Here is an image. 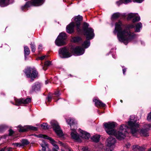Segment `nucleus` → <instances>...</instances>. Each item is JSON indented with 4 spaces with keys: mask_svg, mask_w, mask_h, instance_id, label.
Returning <instances> with one entry per match:
<instances>
[{
    "mask_svg": "<svg viewBox=\"0 0 151 151\" xmlns=\"http://www.w3.org/2000/svg\"><path fill=\"white\" fill-rule=\"evenodd\" d=\"M130 120L128 122V127L124 124L121 125L119 130L116 132L114 128L115 127V124L114 122L105 123L104 126L106 128L105 130L106 132L109 134L114 135L118 139L122 140L124 139L126 134L128 132V130L129 129L130 133L134 136L136 135L137 132L139 131L138 128L139 124L136 123V121H133L130 118Z\"/></svg>",
    "mask_w": 151,
    "mask_h": 151,
    "instance_id": "nucleus-1",
    "label": "nucleus"
},
{
    "mask_svg": "<svg viewBox=\"0 0 151 151\" xmlns=\"http://www.w3.org/2000/svg\"><path fill=\"white\" fill-rule=\"evenodd\" d=\"M122 23L120 21L116 23L113 33L116 34L117 32V36L119 41L123 42L125 45H127L129 42L135 37L136 35L131 32L130 30L134 28V26L133 24H128L125 26L124 29L122 30Z\"/></svg>",
    "mask_w": 151,
    "mask_h": 151,
    "instance_id": "nucleus-2",
    "label": "nucleus"
},
{
    "mask_svg": "<svg viewBox=\"0 0 151 151\" xmlns=\"http://www.w3.org/2000/svg\"><path fill=\"white\" fill-rule=\"evenodd\" d=\"M73 18L74 22H72L75 25L77 32L78 34H82L83 32L88 30L89 28H92L89 27V24L86 22H83L81 27H80L81 22L83 19L82 16L78 15Z\"/></svg>",
    "mask_w": 151,
    "mask_h": 151,
    "instance_id": "nucleus-3",
    "label": "nucleus"
},
{
    "mask_svg": "<svg viewBox=\"0 0 151 151\" xmlns=\"http://www.w3.org/2000/svg\"><path fill=\"white\" fill-rule=\"evenodd\" d=\"M83 33L86 36V40L84 41L82 46L84 48H86L90 45V40L94 37V30L92 28H89L88 30L83 32Z\"/></svg>",
    "mask_w": 151,
    "mask_h": 151,
    "instance_id": "nucleus-4",
    "label": "nucleus"
},
{
    "mask_svg": "<svg viewBox=\"0 0 151 151\" xmlns=\"http://www.w3.org/2000/svg\"><path fill=\"white\" fill-rule=\"evenodd\" d=\"M45 0H31L26 2L25 4L21 7L22 10L27 9L30 7L33 6H39L42 5L44 2Z\"/></svg>",
    "mask_w": 151,
    "mask_h": 151,
    "instance_id": "nucleus-5",
    "label": "nucleus"
},
{
    "mask_svg": "<svg viewBox=\"0 0 151 151\" xmlns=\"http://www.w3.org/2000/svg\"><path fill=\"white\" fill-rule=\"evenodd\" d=\"M24 72L27 78H30L31 82L38 76V72L35 68H28L24 70Z\"/></svg>",
    "mask_w": 151,
    "mask_h": 151,
    "instance_id": "nucleus-6",
    "label": "nucleus"
},
{
    "mask_svg": "<svg viewBox=\"0 0 151 151\" xmlns=\"http://www.w3.org/2000/svg\"><path fill=\"white\" fill-rule=\"evenodd\" d=\"M66 38L65 33L63 32L60 33L55 41V44L59 46L64 45L65 44V40Z\"/></svg>",
    "mask_w": 151,
    "mask_h": 151,
    "instance_id": "nucleus-7",
    "label": "nucleus"
},
{
    "mask_svg": "<svg viewBox=\"0 0 151 151\" xmlns=\"http://www.w3.org/2000/svg\"><path fill=\"white\" fill-rule=\"evenodd\" d=\"M50 123L53 130L58 136L59 137L63 136L64 134L58 123L56 121H52Z\"/></svg>",
    "mask_w": 151,
    "mask_h": 151,
    "instance_id": "nucleus-8",
    "label": "nucleus"
},
{
    "mask_svg": "<svg viewBox=\"0 0 151 151\" xmlns=\"http://www.w3.org/2000/svg\"><path fill=\"white\" fill-rule=\"evenodd\" d=\"M60 57L62 58H67L70 57L72 54L69 52V50L67 47L60 48L58 51Z\"/></svg>",
    "mask_w": 151,
    "mask_h": 151,
    "instance_id": "nucleus-9",
    "label": "nucleus"
},
{
    "mask_svg": "<svg viewBox=\"0 0 151 151\" xmlns=\"http://www.w3.org/2000/svg\"><path fill=\"white\" fill-rule=\"evenodd\" d=\"M72 52L77 55H81L84 53L85 50L80 46H76L74 48H72Z\"/></svg>",
    "mask_w": 151,
    "mask_h": 151,
    "instance_id": "nucleus-10",
    "label": "nucleus"
},
{
    "mask_svg": "<svg viewBox=\"0 0 151 151\" xmlns=\"http://www.w3.org/2000/svg\"><path fill=\"white\" fill-rule=\"evenodd\" d=\"M106 142L108 146L114 147V144L116 143V140L114 137L110 136L107 139Z\"/></svg>",
    "mask_w": 151,
    "mask_h": 151,
    "instance_id": "nucleus-11",
    "label": "nucleus"
},
{
    "mask_svg": "<svg viewBox=\"0 0 151 151\" xmlns=\"http://www.w3.org/2000/svg\"><path fill=\"white\" fill-rule=\"evenodd\" d=\"M75 27V25L73 24V23L71 22L66 27V32L70 34L73 32Z\"/></svg>",
    "mask_w": 151,
    "mask_h": 151,
    "instance_id": "nucleus-12",
    "label": "nucleus"
},
{
    "mask_svg": "<svg viewBox=\"0 0 151 151\" xmlns=\"http://www.w3.org/2000/svg\"><path fill=\"white\" fill-rule=\"evenodd\" d=\"M95 102V104L96 106L104 107L106 106V105L99 100L95 99L93 100Z\"/></svg>",
    "mask_w": 151,
    "mask_h": 151,
    "instance_id": "nucleus-13",
    "label": "nucleus"
},
{
    "mask_svg": "<svg viewBox=\"0 0 151 151\" xmlns=\"http://www.w3.org/2000/svg\"><path fill=\"white\" fill-rule=\"evenodd\" d=\"M40 89V85L38 83H35L32 86V89L30 91V93H32L34 91H39Z\"/></svg>",
    "mask_w": 151,
    "mask_h": 151,
    "instance_id": "nucleus-14",
    "label": "nucleus"
},
{
    "mask_svg": "<svg viewBox=\"0 0 151 151\" xmlns=\"http://www.w3.org/2000/svg\"><path fill=\"white\" fill-rule=\"evenodd\" d=\"M72 132L71 133V135L72 137L74 139L76 140H78L79 139V136L76 131L75 129H71Z\"/></svg>",
    "mask_w": 151,
    "mask_h": 151,
    "instance_id": "nucleus-15",
    "label": "nucleus"
},
{
    "mask_svg": "<svg viewBox=\"0 0 151 151\" xmlns=\"http://www.w3.org/2000/svg\"><path fill=\"white\" fill-rule=\"evenodd\" d=\"M148 130L147 129H142L139 132L141 136L147 137L149 136V133H148Z\"/></svg>",
    "mask_w": 151,
    "mask_h": 151,
    "instance_id": "nucleus-16",
    "label": "nucleus"
},
{
    "mask_svg": "<svg viewBox=\"0 0 151 151\" xmlns=\"http://www.w3.org/2000/svg\"><path fill=\"white\" fill-rule=\"evenodd\" d=\"M10 0H0V6L1 7L7 6L9 4Z\"/></svg>",
    "mask_w": 151,
    "mask_h": 151,
    "instance_id": "nucleus-17",
    "label": "nucleus"
},
{
    "mask_svg": "<svg viewBox=\"0 0 151 151\" xmlns=\"http://www.w3.org/2000/svg\"><path fill=\"white\" fill-rule=\"evenodd\" d=\"M40 137L43 138L45 139H47L49 140L50 143L52 144L53 143L55 142V141L51 137L44 134H40Z\"/></svg>",
    "mask_w": 151,
    "mask_h": 151,
    "instance_id": "nucleus-18",
    "label": "nucleus"
},
{
    "mask_svg": "<svg viewBox=\"0 0 151 151\" xmlns=\"http://www.w3.org/2000/svg\"><path fill=\"white\" fill-rule=\"evenodd\" d=\"M80 132L81 133V137L83 138H85V139H88L90 136V134L84 131L83 130H81Z\"/></svg>",
    "mask_w": 151,
    "mask_h": 151,
    "instance_id": "nucleus-19",
    "label": "nucleus"
},
{
    "mask_svg": "<svg viewBox=\"0 0 151 151\" xmlns=\"http://www.w3.org/2000/svg\"><path fill=\"white\" fill-rule=\"evenodd\" d=\"M19 128L18 131L19 132H24L27 131V126L22 127L21 125L18 126Z\"/></svg>",
    "mask_w": 151,
    "mask_h": 151,
    "instance_id": "nucleus-20",
    "label": "nucleus"
},
{
    "mask_svg": "<svg viewBox=\"0 0 151 151\" xmlns=\"http://www.w3.org/2000/svg\"><path fill=\"white\" fill-rule=\"evenodd\" d=\"M72 41L74 43H78L82 41V38L78 36L74 37L72 38Z\"/></svg>",
    "mask_w": 151,
    "mask_h": 151,
    "instance_id": "nucleus-21",
    "label": "nucleus"
},
{
    "mask_svg": "<svg viewBox=\"0 0 151 151\" xmlns=\"http://www.w3.org/2000/svg\"><path fill=\"white\" fill-rule=\"evenodd\" d=\"M100 137V135H96L93 136V137H91V139L93 141L95 142H98L99 141Z\"/></svg>",
    "mask_w": 151,
    "mask_h": 151,
    "instance_id": "nucleus-22",
    "label": "nucleus"
},
{
    "mask_svg": "<svg viewBox=\"0 0 151 151\" xmlns=\"http://www.w3.org/2000/svg\"><path fill=\"white\" fill-rule=\"evenodd\" d=\"M66 122L70 126L71 128L72 126L76 125V123H75V120L73 119H67Z\"/></svg>",
    "mask_w": 151,
    "mask_h": 151,
    "instance_id": "nucleus-23",
    "label": "nucleus"
},
{
    "mask_svg": "<svg viewBox=\"0 0 151 151\" xmlns=\"http://www.w3.org/2000/svg\"><path fill=\"white\" fill-rule=\"evenodd\" d=\"M15 101L16 103L15 105L16 106H19L21 104H23V98L15 99Z\"/></svg>",
    "mask_w": 151,
    "mask_h": 151,
    "instance_id": "nucleus-24",
    "label": "nucleus"
},
{
    "mask_svg": "<svg viewBox=\"0 0 151 151\" xmlns=\"http://www.w3.org/2000/svg\"><path fill=\"white\" fill-rule=\"evenodd\" d=\"M40 145L42 147V151H47L46 149L47 150H50L49 148V145L47 144L44 143L40 144Z\"/></svg>",
    "mask_w": 151,
    "mask_h": 151,
    "instance_id": "nucleus-25",
    "label": "nucleus"
},
{
    "mask_svg": "<svg viewBox=\"0 0 151 151\" xmlns=\"http://www.w3.org/2000/svg\"><path fill=\"white\" fill-rule=\"evenodd\" d=\"M120 15L121 14L119 12L114 13L112 15L111 19L113 21L116 19L119 18L120 17Z\"/></svg>",
    "mask_w": 151,
    "mask_h": 151,
    "instance_id": "nucleus-26",
    "label": "nucleus"
},
{
    "mask_svg": "<svg viewBox=\"0 0 151 151\" xmlns=\"http://www.w3.org/2000/svg\"><path fill=\"white\" fill-rule=\"evenodd\" d=\"M51 62L49 61H47L45 62L44 65L43 66H42V69L44 70H46L47 68V67L50 64Z\"/></svg>",
    "mask_w": 151,
    "mask_h": 151,
    "instance_id": "nucleus-27",
    "label": "nucleus"
},
{
    "mask_svg": "<svg viewBox=\"0 0 151 151\" xmlns=\"http://www.w3.org/2000/svg\"><path fill=\"white\" fill-rule=\"evenodd\" d=\"M142 27V24L141 22H139L137 23L136 25V29L135 31L136 32H139L140 31V28Z\"/></svg>",
    "mask_w": 151,
    "mask_h": 151,
    "instance_id": "nucleus-28",
    "label": "nucleus"
},
{
    "mask_svg": "<svg viewBox=\"0 0 151 151\" xmlns=\"http://www.w3.org/2000/svg\"><path fill=\"white\" fill-rule=\"evenodd\" d=\"M133 148L134 149H135V150H136V149H138L139 151H144L145 149V148L143 147H140L137 145H134L133 146Z\"/></svg>",
    "mask_w": 151,
    "mask_h": 151,
    "instance_id": "nucleus-29",
    "label": "nucleus"
},
{
    "mask_svg": "<svg viewBox=\"0 0 151 151\" xmlns=\"http://www.w3.org/2000/svg\"><path fill=\"white\" fill-rule=\"evenodd\" d=\"M21 146L27 145L29 143V142L26 139H22L21 141Z\"/></svg>",
    "mask_w": 151,
    "mask_h": 151,
    "instance_id": "nucleus-30",
    "label": "nucleus"
},
{
    "mask_svg": "<svg viewBox=\"0 0 151 151\" xmlns=\"http://www.w3.org/2000/svg\"><path fill=\"white\" fill-rule=\"evenodd\" d=\"M24 48V55H29L30 53V50L28 47L27 46H25Z\"/></svg>",
    "mask_w": 151,
    "mask_h": 151,
    "instance_id": "nucleus-31",
    "label": "nucleus"
},
{
    "mask_svg": "<svg viewBox=\"0 0 151 151\" xmlns=\"http://www.w3.org/2000/svg\"><path fill=\"white\" fill-rule=\"evenodd\" d=\"M8 126L5 124L0 125V132H2L8 128Z\"/></svg>",
    "mask_w": 151,
    "mask_h": 151,
    "instance_id": "nucleus-32",
    "label": "nucleus"
},
{
    "mask_svg": "<svg viewBox=\"0 0 151 151\" xmlns=\"http://www.w3.org/2000/svg\"><path fill=\"white\" fill-rule=\"evenodd\" d=\"M27 131L29 130H32L33 131H36L37 130V128L36 127H33L31 125L27 126Z\"/></svg>",
    "mask_w": 151,
    "mask_h": 151,
    "instance_id": "nucleus-33",
    "label": "nucleus"
},
{
    "mask_svg": "<svg viewBox=\"0 0 151 151\" xmlns=\"http://www.w3.org/2000/svg\"><path fill=\"white\" fill-rule=\"evenodd\" d=\"M31 99L30 98H27L26 99L23 98V104H29L31 102Z\"/></svg>",
    "mask_w": 151,
    "mask_h": 151,
    "instance_id": "nucleus-34",
    "label": "nucleus"
},
{
    "mask_svg": "<svg viewBox=\"0 0 151 151\" xmlns=\"http://www.w3.org/2000/svg\"><path fill=\"white\" fill-rule=\"evenodd\" d=\"M41 127L45 129H47L49 128L48 126L47 123H43L41 124Z\"/></svg>",
    "mask_w": 151,
    "mask_h": 151,
    "instance_id": "nucleus-35",
    "label": "nucleus"
},
{
    "mask_svg": "<svg viewBox=\"0 0 151 151\" xmlns=\"http://www.w3.org/2000/svg\"><path fill=\"white\" fill-rule=\"evenodd\" d=\"M114 148V147H109L107 145L106 147L104 149L105 151H113Z\"/></svg>",
    "mask_w": 151,
    "mask_h": 151,
    "instance_id": "nucleus-36",
    "label": "nucleus"
},
{
    "mask_svg": "<svg viewBox=\"0 0 151 151\" xmlns=\"http://www.w3.org/2000/svg\"><path fill=\"white\" fill-rule=\"evenodd\" d=\"M31 48L32 49V51L33 52H35V51L36 48L34 44V43H32V42L30 44Z\"/></svg>",
    "mask_w": 151,
    "mask_h": 151,
    "instance_id": "nucleus-37",
    "label": "nucleus"
},
{
    "mask_svg": "<svg viewBox=\"0 0 151 151\" xmlns=\"http://www.w3.org/2000/svg\"><path fill=\"white\" fill-rule=\"evenodd\" d=\"M140 20V17H139L137 16L134 17L133 20L132 22H137L139 21Z\"/></svg>",
    "mask_w": 151,
    "mask_h": 151,
    "instance_id": "nucleus-38",
    "label": "nucleus"
},
{
    "mask_svg": "<svg viewBox=\"0 0 151 151\" xmlns=\"http://www.w3.org/2000/svg\"><path fill=\"white\" fill-rule=\"evenodd\" d=\"M12 145H14V147H20L21 146V143H13Z\"/></svg>",
    "mask_w": 151,
    "mask_h": 151,
    "instance_id": "nucleus-39",
    "label": "nucleus"
},
{
    "mask_svg": "<svg viewBox=\"0 0 151 151\" xmlns=\"http://www.w3.org/2000/svg\"><path fill=\"white\" fill-rule=\"evenodd\" d=\"M134 16H135L134 14L132 13H130L128 15V19H129L134 18Z\"/></svg>",
    "mask_w": 151,
    "mask_h": 151,
    "instance_id": "nucleus-40",
    "label": "nucleus"
},
{
    "mask_svg": "<svg viewBox=\"0 0 151 151\" xmlns=\"http://www.w3.org/2000/svg\"><path fill=\"white\" fill-rule=\"evenodd\" d=\"M83 151H91L88 149V148L87 147H83L82 148Z\"/></svg>",
    "mask_w": 151,
    "mask_h": 151,
    "instance_id": "nucleus-41",
    "label": "nucleus"
},
{
    "mask_svg": "<svg viewBox=\"0 0 151 151\" xmlns=\"http://www.w3.org/2000/svg\"><path fill=\"white\" fill-rule=\"evenodd\" d=\"M9 135L10 136H12L14 133V132L11 129L9 130Z\"/></svg>",
    "mask_w": 151,
    "mask_h": 151,
    "instance_id": "nucleus-42",
    "label": "nucleus"
},
{
    "mask_svg": "<svg viewBox=\"0 0 151 151\" xmlns=\"http://www.w3.org/2000/svg\"><path fill=\"white\" fill-rule=\"evenodd\" d=\"M147 119L148 121H151V112L148 115Z\"/></svg>",
    "mask_w": 151,
    "mask_h": 151,
    "instance_id": "nucleus-43",
    "label": "nucleus"
},
{
    "mask_svg": "<svg viewBox=\"0 0 151 151\" xmlns=\"http://www.w3.org/2000/svg\"><path fill=\"white\" fill-rule=\"evenodd\" d=\"M56 142L55 141V142L53 143V144H52V145L54 147H53V148H55L57 149H59V147L56 144Z\"/></svg>",
    "mask_w": 151,
    "mask_h": 151,
    "instance_id": "nucleus-44",
    "label": "nucleus"
},
{
    "mask_svg": "<svg viewBox=\"0 0 151 151\" xmlns=\"http://www.w3.org/2000/svg\"><path fill=\"white\" fill-rule=\"evenodd\" d=\"M144 0H133V1L134 2H137L138 3H141Z\"/></svg>",
    "mask_w": 151,
    "mask_h": 151,
    "instance_id": "nucleus-45",
    "label": "nucleus"
},
{
    "mask_svg": "<svg viewBox=\"0 0 151 151\" xmlns=\"http://www.w3.org/2000/svg\"><path fill=\"white\" fill-rule=\"evenodd\" d=\"M54 94L56 96L58 97L60 95V93L59 91H57L55 92Z\"/></svg>",
    "mask_w": 151,
    "mask_h": 151,
    "instance_id": "nucleus-46",
    "label": "nucleus"
},
{
    "mask_svg": "<svg viewBox=\"0 0 151 151\" xmlns=\"http://www.w3.org/2000/svg\"><path fill=\"white\" fill-rule=\"evenodd\" d=\"M52 99V97L51 96L48 95L47 96V101L48 102H50L51 101Z\"/></svg>",
    "mask_w": 151,
    "mask_h": 151,
    "instance_id": "nucleus-47",
    "label": "nucleus"
},
{
    "mask_svg": "<svg viewBox=\"0 0 151 151\" xmlns=\"http://www.w3.org/2000/svg\"><path fill=\"white\" fill-rule=\"evenodd\" d=\"M131 1L132 0H124L123 3L124 4H126L131 2Z\"/></svg>",
    "mask_w": 151,
    "mask_h": 151,
    "instance_id": "nucleus-48",
    "label": "nucleus"
},
{
    "mask_svg": "<svg viewBox=\"0 0 151 151\" xmlns=\"http://www.w3.org/2000/svg\"><path fill=\"white\" fill-rule=\"evenodd\" d=\"M6 150L7 151H12V148L11 147H6Z\"/></svg>",
    "mask_w": 151,
    "mask_h": 151,
    "instance_id": "nucleus-49",
    "label": "nucleus"
},
{
    "mask_svg": "<svg viewBox=\"0 0 151 151\" xmlns=\"http://www.w3.org/2000/svg\"><path fill=\"white\" fill-rule=\"evenodd\" d=\"M46 55H44V56H41L40 57V58H39L41 60H43L45 59V58L46 57Z\"/></svg>",
    "mask_w": 151,
    "mask_h": 151,
    "instance_id": "nucleus-50",
    "label": "nucleus"
},
{
    "mask_svg": "<svg viewBox=\"0 0 151 151\" xmlns=\"http://www.w3.org/2000/svg\"><path fill=\"white\" fill-rule=\"evenodd\" d=\"M59 149H57L55 148H52V151H58V150Z\"/></svg>",
    "mask_w": 151,
    "mask_h": 151,
    "instance_id": "nucleus-51",
    "label": "nucleus"
},
{
    "mask_svg": "<svg viewBox=\"0 0 151 151\" xmlns=\"http://www.w3.org/2000/svg\"><path fill=\"white\" fill-rule=\"evenodd\" d=\"M126 70H127V69L126 68H124L122 70H123V74H124V75H125V72L126 71Z\"/></svg>",
    "mask_w": 151,
    "mask_h": 151,
    "instance_id": "nucleus-52",
    "label": "nucleus"
},
{
    "mask_svg": "<svg viewBox=\"0 0 151 151\" xmlns=\"http://www.w3.org/2000/svg\"><path fill=\"white\" fill-rule=\"evenodd\" d=\"M6 147H4V148H2L0 150V151H5L6 149Z\"/></svg>",
    "mask_w": 151,
    "mask_h": 151,
    "instance_id": "nucleus-53",
    "label": "nucleus"
},
{
    "mask_svg": "<svg viewBox=\"0 0 151 151\" xmlns=\"http://www.w3.org/2000/svg\"><path fill=\"white\" fill-rule=\"evenodd\" d=\"M42 47V45H40L39 46V47H38V49L39 50V51H41V48Z\"/></svg>",
    "mask_w": 151,
    "mask_h": 151,
    "instance_id": "nucleus-54",
    "label": "nucleus"
},
{
    "mask_svg": "<svg viewBox=\"0 0 151 151\" xmlns=\"http://www.w3.org/2000/svg\"><path fill=\"white\" fill-rule=\"evenodd\" d=\"M116 3L119 6L121 4V1H117L116 2Z\"/></svg>",
    "mask_w": 151,
    "mask_h": 151,
    "instance_id": "nucleus-55",
    "label": "nucleus"
},
{
    "mask_svg": "<svg viewBox=\"0 0 151 151\" xmlns=\"http://www.w3.org/2000/svg\"><path fill=\"white\" fill-rule=\"evenodd\" d=\"M130 145L129 144H128V145H126V147L127 148H129V147H130Z\"/></svg>",
    "mask_w": 151,
    "mask_h": 151,
    "instance_id": "nucleus-56",
    "label": "nucleus"
},
{
    "mask_svg": "<svg viewBox=\"0 0 151 151\" xmlns=\"http://www.w3.org/2000/svg\"><path fill=\"white\" fill-rule=\"evenodd\" d=\"M59 143L61 145H62V146H64V144L62 142H60V141H59Z\"/></svg>",
    "mask_w": 151,
    "mask_h": 151,
    "instance_id": "nucleus-57",
    "label": "nucleus"
},
{
    "mask_svg": "<svg viewBox=\"0 0 151 151\" xmlns=\"http://www.w3.org/2000/svg\"><path fill=\"white\" fill-rule=\"evenodd\" d=\"M28 55H24V58L25 60H26L27 59V57Z\"/></svg>",
    "mask_w": 151,
    "mask_h": 151,
    "instance_id": "nucleus-58",
    "label": "nucleus"
},
{
    "mask_svg": "<svg viewBox=\"0 0 151 151\" xmlns=\"http://www.w3.org/2000/svg\"><path fill=\"white\" fill-rule=\"evenodd\" d=\"M49 82V81H45V84H48V83Z\"/></svg>",
    "mask_w": 151,
    "mask_h": 151,
    "instance_id": "nucleus-59",
    "label": "nucleus"
},
{
    "mask_svg": "<svg viewBox=\"0 0 151 151\" xmlns=\"http://www.w3.org/2000/svg\"><path fill=\"white\" fill-rule=\"evenodd\" d=\"M68 151H73L71 148H68Z\"/></svg>",
    "mask_w": 151,
    "mask_h": 151,
    "instance_id": "nucleus-60",
    "label": "nucleus"
},
{
    "mask_svg": "<svg viewBox=\"0 0 151 151\" xmlns=\"http://www.w3.org/2000/svg\"><path fill=\"white\" fill-rule=\"evenodd\" d=\"M11 102L13 105H15V104L12 101H11Z\"/></svg>",
    "mask_w": 151,
    "mask_h": 151,
    "instance_id": "nucleus-61",
    "label": "nucleus"
},
{
    "mask_svg": "<svg viewBox=\"0 0 151 151\" xmlns=\"http://www.w3.org/2000/svg\"><path fill=\"white\" fill-rule=\"evenodd\" d=\"M148 151H151V148H150Z\"/></svg>",
    "mask_w": 151,
    "mask_h": 151,
    "instance_id": "nucleus-62",
    "label": "nucleus"
},
{
    "mask_svg": "<svg viewBox=\"0 0 151 151\" xmlns=\"http://www.w3.org/2000/svg\"><path fill=\"white\" fill-rule=\"evenodd\" d=\"M148 151H151V148H150Z\"/></svg>",
    "mask_w": 151,
    "mask_h": 151,
    "instance_id": "nucleus-63",
    "label": "nucleus"
},
{
    "mask_svg": "<svg viewBox=\"0 0 151 151\" xmlns=\"http://www.w3.org/2000/svg\"><path fill=\"white\" fill-rule=\"evenodd\" d=\"M120 101L121 103H122L123 102V101H122V100H120Z\"/></svg>",
    "mask_w": 151,
    "mask_h": 151,
    "instance_id": "nucleus-64",
    "label": "nucleus"
}]
</instances>
